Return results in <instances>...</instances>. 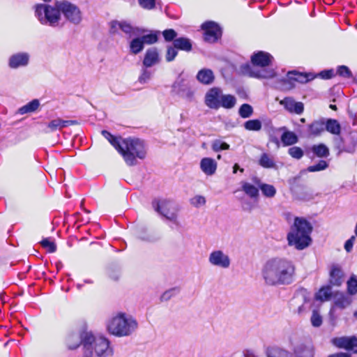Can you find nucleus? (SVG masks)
I'll list each match as a JSON object with an SVG mask.
<instances>
[{
	"label": "nucleus",
	"instance_id": "cd10ccee",
	"mask_svg": "<svg viewBox=\"0 0 357 357\" xmlns=\"http://www.w3.org/2000/svg\"><path fill=\"white\" fill-rule=\"evenodd\" d=\"M325 130L333 135H338L341 131V126L337 120L328 119L325 121Z\"/></svg>",
	"mask_w": 357,
	"mask_h": 357
},
{
	"label": "nucleus",
	"instance_id": "2f4dec72",
	"mask_svg": "<svg viewBox=\"0 0 357 357\" xmlns=\"http://www.w3.org/2000/svg\"><path fill=\"white\" fill-rule=\"evenodd\" d=\"M40 106V102L38 99H34L31 102H28L25 105L20 107L18 112L20 114H25L36 111Z\"/></svg>",
	"mask_w": 357,
	"mask_h": 357
},
{
	"label": "nucleus",
	"instance_id": "6e6d98bb",
	"mask_svg": "<svg viewBox=\"0 0 357 357\" xmlns=\"http://www.w3.org/2000/svg\"><path fill=\"white\" fill-rule=\"evenodd\" d=\"M289 154L294 158L301 159L303 155V151L298 146H293L289 149Z\"/></svg>",
	"mask_w": 357,
	"mask_h": 357
},
{
	"label": "nucleus",
	"instance_id": "5701e85b",
	"mask_svg": "<svg viewBox=\"0 0 357 357\" xmlns=\"http://www.w3.org/2000/svg\"><path fill=\"white\" fill-rule=\"evenodd\" d=\"M196 78L199 82L208 85L213 83L215 76L213 72L208 68H203L198 71Z\"/></svg>",
	"mask_w": 357,
	"mask_h": 357
},
{
	"label": "nucleus",
	"instance_id": "9d476101",
	"mask_svg": "<svg viewBox=\"0 0 357 357\" xmlns=\"http://www.w3.org/2000/svg\"><path fill=\"white\" fill-rule=\"evenodd\" d=\"M209 264L215 267L227 269L231 265L229 256L221 250H215L208 255Z\"/></svg>",
	"mask_w": 357,
	"mask_h": 357
},
{
	"label": "nucleus",
	"instance_id": "412c9836",
	"mask_svg": "<svg viewBox=\"0 0 357 357\" xmlns=\"http://www.w3.org/2000/svg\"><path fill=\"white\" fill-rule=\"evenodd\" d=\"M344 273L340 266L337 264L331 266L330 269V282L335 286H340L343 282Z\"/></svg>",
	"mask_w": 357,
	"mask_h": 357
},
{
	"label": "nucleus",
	"instance_id": "052dcab7",
	"mask_svg": "<svg viewBox=\"0 0 357 357\" xmlns=\"http://www.w3.org/2000/svg\"><path fill=\"white\" fill-rule=\"evenodd\" d=\"M139 4L144 9L151 10L155 7V0H138Z\"/></svg>",
	"mask_w": 357,
	"mask_h": 357
},
{
	"label": "nucleus",
	"instance_id": "4be33fe9",
	"mask_svg": "<svg viewBox=\"0 0 357 357\" xmlns=\"http://www.w3.org/2000/svg\"><path fill=\"white\" fill-rule=\"evenodd\" d=\"M200 169L207 176H212L215 173L217 162L211 158H204L200 162Z\"/></svg>",
	"mask_w": 357,
	"mask_h": 357
},
{
	"label": "nucleus",
	"instance_id": "72a5a7b5",
	"mask_svg": "<svg viewBox=\"0 0 357 357\" xmlns=\"http://www.w3.org/2000/svg\"><path fill=\"white\" fill-rule=\"evenodd\" d=\"M312 151L319 158H326L329 155V149L324 144L312 146Z\"/></svg>",
	"mask_w": 357,
	"mask_h": 357
},
{
	"label": "nucleus",
	"instance_id": "f3484780",
	"mask_svg": "<svg viewBox=\"0 0 357 357\" xmlns=\"http://www.w3.org/2000/svg\"><path fill=\"white\" fill-rule=\"evenodd\" d=\"M160 62V57L158 50L156 47L148 49L144 54L142 61V66L151 68Z\"/></svg>",
	"mask_w": 357,
	"mask_h": 357
},
{
	"label": "nucleus",
	"instance_id": "dca6fc26",
	"mask_svg": "<svg viewBox=\"0 0 357 357\" xmlns=\"http://www.w3.org/2000/svg\"><path fill=\"white\" fill-rule=\"evenodd\" d=\"M280 105L289 113L301 114L304 111V105L301 102H296L291 97H286L280 101Z\"/></svg>",
	"mask_w": 357,
	"mask_h": 357
},
{
	"label": "nucleus",
	"instance_id": "1a4fd4ad",
	"mask_svg": "<svg viewBox=\"0 0 357 357\" xmlns=\"http://www.w3.org/2000/svg\"><path fill=\"white\" fill-rule=\"evenodd\" d=\"M267 357H313L310 349L301 344L294 349V354L278 347H270L266 350Z\"/></svg>",
	"mask_w": 357,
	"mask_h": 357
},
{
	"label": "nucleus",
	"instance_id": "f03ea898",
	"mask_svg": "<svg viewBox=\"0 0 357 357\" xmlns=\"http://www.w3.org/2000/svg\"><path fill=\"white\" fill-rule=\"evenodd\" d=\"M261 273L266 285H288L295 280L296 266L287 258L273 257L264 264Z\"/></svg>",
	"mask_w": 357,
	"mask_h": 357
},
{
	"label": "nucleus",
	"instance_id": "79ce46f5",
	"mask_svg": "<svg viewBox=\"0 0 357 357\" xmlns=\"http://www.w3.org/2000/svg\"><path fill=\"white\" fill-rule=\"evenodd\" d=\"M244 128L250 131H259L261 128V123L258 119H252L244 123Z\"/></svg>",
	"mask_w": 357,
	"mask_h": 357
},
{
	"label": "nucleus",
	"instance_id": "4c0bfd02",
	"mask_svg": "<svg viewBox=\"0 0 357 357\" xmlns=\"http://www.w3.org/2000/svg\"><path fill=\"white\" fill-rule=\"evenodd\" d=\"M102 136L106 138L110 144L119 151V146L121 142L123 140L121 137H116L112 135L107 130L102 131Z\"/></svg>",
	"mask_w": 357,
	"mask_h": 357
},
{
	"label": "nucleus",
	"instance_id": "774afa93",
	"mask_svg": "<svg viewBox=\"0 0 357 357\" xmlns=\"http://www.w3.org/2000/svg\"><path fill=\"white\" fill-rule=\"evenodd\" d=\"M244 357H255V354L252 350L246 349L243 352Z\"/></svg>",
	"mask_w": 357,
	"mask_h": 357
},
{
	"label": "nucleus",
	"instance_id": "9b49d317",
	"mask_svg": "<svg viewBox=\"0 0 357 357\" xmlns=\"http://www.w3.org/2000/svg\"><path fill=\"white\" fill-rule=\"evenodd\" d=\"M204 31V40L208 43L216 42L222 35V30L219 25L214 22H206L202 25Z\"/></svg>",
	"mask_w": 357,
	"mask_h": 357
},
{
	"label": "nucleus",
	"instance_id": "13d9d810",
	"mask_svg": "<svg viewBox=\"0 0 357 357\" xmlns=\"http://www.w3.org/2000/svg\"><path fill=\"white\" fill-rule=\"evenodd\" d=\"M337 73L343 77L350 78L352 77V73L349 68L346 66H340L338 67Z\"/></svg>",
	"mask_w": 357,
	"mask_h": 357
},
{
	"label": "nucleus",
	"instance_id": "ea45409f",
	"mask_svg": "<svg viewBox=\"0 0 357 357\" xmlns=\"http://www.w3.org/2000/svg\"><path fill=\"white\" fill-rule=\"evenodd\" d=\"M265 130L266 131V133L268 135L271 141L273 142H278V139L276 137H275V135L279 131L281 130H285V127H282L280 128H275L271 123L270 125H267L265 128Z\"/></svg>",
	"mask_w": 357,
	"mask_h": 357
},
{
	"label": "nucleus",
	"instance_id": "c85d7f7f",
	"mask_svg": "<svg viewBox=\"0 0 357 357\" xmlns=\"http://www.w3.org/2000/svg\"><path fill=\"white\" fill-rule=\"evenodd\" d=\"M351 298L342 293L337 294L335 296V305L341 309L348 307L351 305Z\"/></svg>",
	"mask_w": 357,
	"mask_h": 357
},
{
	"label": "nucleus",
	"instance_id": "c03bdc74",
	"mask_svg": "<svg viewBox=\"0 0 357 357\" xmlns=\"http://www.w3.org/2000/svg\"><path fill=\"white\" fill-rule=\"evenodd\" d=\"M159 32L158 31H154L151 32L149 34L144 35L141 36V39L144 44L147 45H152L158 41V37Z\"/></svg>",
	"mask_w": 357,
	"mask_h": 357
},
{
	"label": "nucleus",
	"instance_id": "4468645a",
	"mask_svg": "<svg viewBox=\"0 0 357 357\" xmlns=\"http://www.w3.org/2000/svg\"><path fill=\"white\" fill-rule=\"evenodd\" d=\"M222 95L221 89L218 87H213L210 89L205 96L206 105L214 109L220 108V101Z\"/></svg>",
	"mask_w": 357,
	"mask_h": 357
},
{
	"label": "nucleus",
	"instance_id": "a878e982",
	"mask_svg": "<svg viewBox=\"0 0 357 357\" xmlns=\"http://www.w3.org/2000/svg\"><path fill=\"white\" fill-rule=\"evenodd\" d=\"M254 182L258 185L259 188L265 197L272 198L275 195L276 189L273 185L260 183L259 180L257 178L254 179Z\"/></svg>",
	"mask_w": 357,
	"mask_h": 357
},
{
	"label": "nucleus",
	"instance_id": "f8f14e48",
	"mask_svg": "<svg viewBox=\"0 0 357 357\" xmlns=\"http://www.w3.org/2000/svg\"><path fill=\"white\" fill-rule=\"evenodd\" d=\"M311 294L305 288L298 289L294 294L291 301L292 305H298L297 313L301 314L306 311L305 305L310 303Z\"/></svg>",
	"mask_w": 357,
	"mask_h": 357
},
{
	"label": "nucleus",
	"instance_id": "e2e57ef3",
	"mask_svg": "<svg viewBox=\"0 0 357 357\" xmlns=\"http://www.w3.org/2000/svg\"><path fill=\"white\" fill-rule=\"evenodd\" d=\"M354 241L355 236H353L346 241L344 244V248L347 252H350L351 250L354 243Z\"/></svg>",
	"mask_w": 357,
	"mask_h": 357
},
{
	"label": "nucleus",
	"instance_id": "f704fd0d",
	"mask_svg": "<svg viewBox=\"0 0 357 357\" xmlns=\"http://www.w3.org/2000/svg\"><path fill=\"white\" fill-rule=\"evenodd\" d=\"M242 190L251 198H257L259 196V189L248 182L242 183Z\"/></svg>",
	"mask_w": 357,
	"mask_h": 357
},
{
	"label": "nucleus",
	"instance_id": "4d7b16f0",
	"mask_svg": "<svg viewBox=\"0 0 357 357\" xmlns=\"http://www.w3.org/2000/svg\"><path fill=\"white\" fill-rule=\"evenodd\" d=\"M347 340V350L357 353V337L355 336L348 337Z\"/></svg>",
	"mask_w": 357,
	"mask_h": 357
},
{
	"label": "nucleus",
	"instance_id": "473e14b6",
	"mask_svg": "<svg viewBox=\"0 0 357 357\" xmlns=\"http://www.w3.org/2000/svg\"><path fill=\"white\" fill-rule=\"evenodd\" d=\"M281 141L284 146H290L297 143L298 137L293 132L284 131L281 136Z\"/></svg>",
	"mask_w": 357,
	"mask_h": 357
},
{
	"label": "nucleus",
	"instance_id": "bb28decb",
	"mask_svg": "<svg viewBox=\"0 0 357 357\" xmlns=\"http://www.w3.org/2000/svg\"><path fill=\"white\" fill-rule=\"evenodd\" d=\"M173 45L177 50L190 52L192 50V43L190 39L184 37L176 38Z\"/></svg>",
	"mask_w": 357,
	"mask_h": 357
},
{
	"label": "nucleus",
	"instance_id": "c756f323",
	"mask_svg": "<svg viewBox=\"0 0 357 357\" xmlns=\"http://www.w3.org/2000/svg\"><path fill=\"white\" fill-rule=\"evenodd\" d=\"M259 165L266 169L275 168L276 166L273 158L266 153L261 154L259 160Z\"/></svg>",
	"mask_w": 357,
	"mask_h": 357
},
{
	"label": "nucleus",
	"instance_id": "5fc2aeb1",
	"mask_svg": "<svg viewBox=\"0 0 357 357\" xmlns=\"http://www.w3.org/2000/svg\"><path fill=\"white\" fill-rule=\"evenodd\" d=\"M40 244L42 247L47 249L49 252H54L56 250V244L53 241H50L49 238H44L40 242Z\"/></svg>",
	"mask_w": 357,
	"mask_h": 357
},
{
	"label": "nucleus",
	"instance_id": "a19ab883",
	"mask_svg": "<svg viewBox=\"0 0 357 357\" xmlns=\"http://www.w3.org/2000/svg\"><path fill=\"white\" fill-rule=\"evenodd\" d=\"M347 291L350 295L357 294V275L352 274L347 282Z\"/></svg>",
	"mask_w": 357,
	"mask_h": 357
},
{
	"label": "nucleus",
	"instance_id": "2eb2a0df",
	"mask_svg": "<svg viewBox=\"0 0 357 357\" xmlns=\"http://www.w3.org/2000/svg\"><path fill=\"white\" fill-rule=\"evenodd\" d=\"M172 89L177 94L188 100L193 99L194 91L183 79L176 80L172 85Z\"/></svg>",
	"mask_w": 357,
	"mask_h": 357
},
{
	"label": "nucleus",
	"instance_id": "393cba45",
	"mask_svg": "<svg viewBox=\"0 0 357 357\" xmlns=\"http://www.w3.org/2000/svg\"><path fill=\"white\" fill-rule=\"evenodd\" d=\"M344 143L343 151L347 153H354L357 146V132H351L346 138Z\"/></svg>",
	"mask_w": 357,
	"mask_h": 357
},
{
	"label": "nucleus",
	"instance_id": "7ed1b4c3",
	"mask_svg": "<svg viewBox=\"0 0 357 357\" xmlns=\"http://www.w3.org/2000/svg\"><path fill=\"white\" fill-rule=\"evenodd\" d=\"M273 56L265 52H258L251 56L252 64L244 63L241 66L240 71L244 75L259 78L271 79L276 75L275 70L270 67Z\"/></svg>",
	"mask_w": 357,
	"mask_h": 357
},
{
	"label": "nucleus",
	"instance_id": "aec40b11",
	"mask_svg": "<svg viewBox=\"0 0 357 357\" xmlns=\"http://www.w3.org/2000/svg\"><path fill=\"white\" fill-rule=\"evenodd\" d=\"M325 130V120L321 119L314 121L307 126V133L309 137H318Z\"/></svg>",
	"mask_w": 357,
	"mask_h": 357
},
{
	"label": "nucleus",
	"instance_id": "a211bd4d",
	"mask_svg": "<svg viewBox=\"0 0 357 357\" xmlns=\"http://www.w3.org/2000/svg\"><path fill=\"white\" fill-rule=\"evenodd\" d=\"M29 61V55L26 52H20L12 55L9 58L8 65L11 68H18L26 66Z\"/></svg>",
	"mask_w": 357,
	"mask_h": 357
},
{
	"label": "nucleus",
	"instance_id": "09e8293b",
	"mask_svg": "<svg viewBox=\"0 0 357 357\" xmlns=\"http://www.w3.org/2000/svg\"><path fill=\"white\" fill-rule=\"evenodd\" d=\"M212 149L214 151L219 152L222 150H228L229 145L221 140L216 139L212 144Z\"/></svg>",
	"mask_w": 357,
	"mask_h": 357
},
{
	"label": "nucleus",
	"instance_id": "3c124183",
	"mask_svg": "<svg viewBox=\"0 0 357 357\" xmlns=\"http://www.w3.org/2000/svg\"><path fill=\"white\" fill-rule=\"evenodd\" d=\"M206 202L205 197L202 195H195L190 200V204L196 208L205 205Z\"/></svg>",
	"mask_w": 357,
	"mask_h": 357
},
{
	"label": "nucleus",
	"instance_id": "6e6552de",
	"mask_svg": "<svg viewBox=\"0 0 357 357\" xmlns=\"http://www.w3.org/2000/svg\"><path fill=\"white\" fill-rule=\"evenodd\" d=\"M153 206L158 213L172 222L174 225L176 227L180 226L178 218L180 209L178 204L170 200L162 199L159 201L154 200L153 202Z\"/></svg>",
	"mask_w": 357,
	"mask_h": 357
},
{
	"label": "nucleus",
	"instance_id": "69168bd1",
	"mask_svg": "<svg viewBox=\"0 0 357 357\" xmlns=\"http://www.w3.org/2000/svg\"><path fill=\"white\" fill-rule=\"evenodd\" d=\"M328 357H351L349 354L344 352H338L336 354H331Z\"/></svg>",
	"mask_w": 357,
	"mask_h": 357
},
{
	"label": "nucleus",
	"instance_id": "39448f33",
	"mask_svg": "<svg viewBox=\"0 0 357 357\" xmlns=\"http://www.w3.org/2000/svg\"><path fill=\"white\" fill-rule=\"evenodd\" d=\"M312 231V226L305 218H294V222L290 226V229L287 236L288 245L298 250H304L312 242L310 237Z\"/></svg>",
	"mask_w": 357,
	"mask_h": 357
},
{
	"label": "nucleus",
	"instance_id": "37998d69",
	"mask_svg": "<svg viewBox=\"0 0 357 357\" xmlns=\"http://www.w3.org/2000/svg\"><path fill=\"white\" fill-rule=\"evenodd\" d=\"M253 114V108L252 107L247 103L243 104L239 109L238 114L241 118L247 119L252 116Z\"/></svg>",
	"mask_w": 357,
	"mask_h": 357
},
{
	"label": "nucleus",
	"instance_id": "0eeeda50",
	"mask_svg": "<svg viewBox=\"0 0 357 357\" xmlns=\"http://www.w3.org/2000/svg\"><path fill=\"white\" fill-rule=\"evenodd\" d=\"M119 146V153L129 166L137 165V158L144 159L146 155L144 142L139 139H123Z\"/></svg>",
	"mask_w": 357,
	"mask_h": 357
},
{
	"label": "nucleus",
	"instance_id": "58836bf2",
	"mask_svg": "<svg viewBox=\"0 0 357 357\" xmlns=\"http://www.w3.org/2000/svg\"><path fill=\"white\" fill-rule=\"evenodd\" d=\"M331 296V287L330 286H326L321 288L318 293L316 294L315 297L317 300L324 301L329 300Z\"/></svg>",
	"mask_w": 357,
	"mask_h": 357
},
{
	"label": "nucleus",
	"instance_id": "7c9ffc66",
	"mask_svg": "<svg viewBox=\"0 0 357 357\" xmlns=\"http://www.w3.org/2000/svg\"><path fill=\"white\" fill-rule=\"evenodd\" d=\"M236 103V99L234 96L230 94H222L219 104L220 107H222L225 109H231L235 106Z\"/></svg>",
	"mask_w": 357,
	"mask_h": 357
},
{
	"label": "nucleus",
	"instance_id": "de8ad7c7",
	"mask_svg": "<svg viewBox=\"0 0 357 357\" xmlns=\"http://www.w3.org/2000/svg\"><path fill=\"white\" fill-rule=\"evenodd\" d=\"M310 321L314 327H319L322 324L323 319L317 310H314L312 313Z\"/></svg>",
	"mask_w": 357,
	"mask_h": 357
},
{
	"label": "nucleus",
	"instance_id": "423d86ee",
	"mask_svg": "<svg viewBox=\"0 0 357 357\" xmlns=\"http://www.w3.org/2000/svg\"><path fill=\"white\" fill-rule=\"evenodd\" d=\"M137 328V321L132 315L125 312H118L107 324V331L116 337L130 336Z\"/></svg>",
	"mask_w": 357,
	"mask_h": 357
},
{
	"label": "nucleus",
	"instance_id": "f257e3e1",
	"mask_svg": "<svg viewBox=\"0 0 357 357\" xmlns=\"http://www.w3.org/2000/svg\"><path fill=\"white\" fill-rule=\"evenodd\" d=\"M34 8L35 15L42 24L57 26L61 18V13L68 22L74 24H79L82 20L79 8L67 1H56L54 6L37 4Z\"/></svg>",
	"mask_w": 357,
	"mask_h": 357
},
{
	"label": "nucleus",
	"instance_id": "bf43d9fd",
	"mask_svg": "<svg viewBox=\"0 0 357 357\" xmlns=\"http://www.w3.org/2000/svg\"><path fill=\"white\" fill-rule=\"evenodd\" d=\"M163 37L166 41L170 42L174 40L177 36L176 32L172 29H166L162 32Z\"/></svg>",
	"mask_w": 357,
	"mask_h": 357
},
{
	"label": "nucleus",
	"instance_id": "c9c22d12",
	"mask_svg": "<svg viewBox=\"0 0 357 357\" xmlns=\"http://www.w3.org/2000/svg\"><path fill=\"white\" fill-rule=\"evenodd\" d=\"M144 44L140 37L132 39L130 43V50L132 54H137L144 49Z\"/></svg>",
	"mask_w": 357,
	"mask_h": 357
},
{
	"label": "nucleus",
	"instance_id": "6ab92c4d",
	"mask_svg": "<svg viewBox=\"0 0 357 357\" xmlns=\"http://www.w3.org/2000/svg\"><path fill=\"white\" fill-rule=\"evenodd\" d=\"M77 124H78V122L75 120H62L61 119H56L48 123L47 128L49 130L47 132L60 130L63 128Z\"/></svg>",
	"mask_w": 357,
	"mask_h": 357
},
{
	"label": "nucleus",
	"instance_id": "8fccbe9b",
	"mask_svg": "<svg viewBox=\"0 0 357 357\" xmlns=\"http://www.w3.org/2000/svg\"><path fill=\"white\" fill-rule=\"evenodd\" d=\"M178 54L177 49L174 46H167L165 59L167 62L172 61Z\"/></svg>",
	"mask_w": 357,
	"mask_h": 357
},
{
	"label": "nucleus",
	"instance_id": "e433bc0d",
	"mask_svg": "<svg viewBox=\"0 0 357 357\" xmlns=\"http://www.w3.org/2000/svg\"><path fill=\"white\" fill-rule=\"evenodd\" d=\"M149 68H146L144 66H142L140 75L138 77V82L141 84H147L151 79L153 75V71L149 69Z\"/></svg>",
	"mask_w": 357,
	"mask_h": 357
},
{
	"label": "nucleus",
	"instance_id": "0e129e2a",
	"mask_svg": "<svg viewBox=\"0 0 357 357\" xmlns=\"http://www.w3.org/2000/svg\"><path fill=\"white\" fill-rule=\"evenodd\" d=\"M284 219L288 223H290L292 220L294 222V218L296 217H294V215L290 212H285L283 214Z\"/></svg>",
	"mask_w": 357,
	"mask_h": 357
},
{
	"label": "nucleus",
	"instance_id": "b1692460",
	"mask_svg": "<svg viewBox=\"0 0 357 357\" xmlns=\"http://www.w3.org/2000/svg\"><path fill=\"white\" fill-rule=\"evenodd\" d=\"M82 333L80 335L78 333H71L68 335L66 340V344L69 350H75L77 349L80 344L82 345Z\"/></svg>",
	"mask_w": 357,
	"mask_h": 357
},
{
	"label": "nucleus",
	"instance_id": "ddd939ff",
	"mask_svg": "<svg viewBox=\"0 0 357 357\" xmlns=\"http://www.w3.org/2000/svg\"><path fill=\"white\" fill-rule=\"evenodd\" d=\"M118 29H120L125 33L132 36H139L146 31L143 29L134 27L126 22L113 21L111 22V31L115 33Z\"/></svg>",
	"mask_w": 357,
	"mask_h": 357
},
{
	"label": "nucleus",
	"instance_id": "a18cd8bd",
	"mask_svg": "<svg viewBox=\"0 0 357 357\" xmlns=\"http://www.w3.org/2000/svg\"><path fill=\"white\" fill-rule=\"evenodd\" d=\"M287 79L289 80L296 81L298 82H306L310 79L305 75L301 73H296L294 72H289L287 74Z\"/></svg>",
	"mask_w": 357,
	"mask_h": 357
},
{
	"label": "nucleus",
	"instance_id": "680f3d73",
	"mask_svg": "<svg viewBox=\"0 0 357 357\" xmlns=\"http://www.w3.org/2000/svg\"><path fill=\"white\" fill-rule=\"evenodd\" d=\"M335 72L333 69L323 70L319 73V76L324 79H328L335 76Z\"/></svg>",
	"mask_w": 357,
	"mask_h": 357
},
{
	"label": "nucleus",
	"instance_id": "864d4df0",
	"mask_svg": "<svg viewBox=\"0 0 357 357\" xmlns=\"http://www.w3.org/2000/svg\"><path fill=\"white\" fill-rule=\"evenodd\" d=\"M179 292V289L174 287L165 291L160 296L161 301H167Z\"/></svg>",
	"mask_w": 357,
	"mask_h": 357
},
{
	"label": "nucleus",
	"instance_id": "49530a36",
	"mask_svg": "<svg viewBox=\"0 0 357 357\" xmlns=\"http://www.w3.org/2000/svg\"><path fill=\"white\" fill-rule=\"evenodd\" d=\"M347 338L348 337H334L331 340V342L334 346L347 350L348 343Z\"/></svg>",
	"mask_w": 357,
	"mask_h": 357
},
{
	"label": "nucleus",
	"instance_id": "20e7f679",
	"mask_svg": "<svg viewBox=\"0 0 357 357\" xmlns=\"http://www.w3.org/2000/svg\"><path fill=\"white\" fill-rule=\"evenodd\" d=\"M82 342L83 357H92L93 353L98 357H109L114 354L110 341L102 335L84 331Z\"/></svg>",
	"mask_w": 357,
	"mask_h": 357
},
{
	"label": "nucleus",
	"instance_id": "603ef678",
	"mask_svg": "<svg viewBox=\"0 0 357 357\" xmlns=\"http://www.w3.org/2000/svg\"><path fill=\"white\" fill-rule=\"evenodd\" d=\"M328 167V163L325 160H320L317 164L309 166L307 171L314 172L324 170Z\"/></svg>",
	"mask_w": 357,
	"mask_h": 357
},
{
	"label": "nucleus",
	"instance_id": "338daca9",
	"mask_svg": "<svg viewBox=\"0 0 357 357\" xmlns=\"http://www.w3.org/2000/svg\"><path fill=\"white\" fill-rule=\"evenodd\" d=\"M312 199V195L311 194H308L305 192H303V194H301V195L300 197V199L303 200V201H309Z\"/></svg>",
	"mask_w": 357,
	"mask_h": 357
}]
</instances>
